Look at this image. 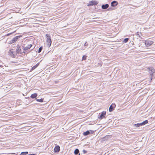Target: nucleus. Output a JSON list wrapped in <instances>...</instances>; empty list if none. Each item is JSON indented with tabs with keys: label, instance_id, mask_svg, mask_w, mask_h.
I'll list each match as a JSON object with an SVG mask.
<instances>
[{
	"label": "nucleus",
	"instance_id": "obj_1",
	"mask_svg": "<svg viewBox=\"0 0 155 155\" xmlns=\"http://www.w3.org/2000/svg\"><path fill=\"white\" fill-rule=\"evenodd\" d=\"M46 41L48 43V44L49 47H50L51 44V37L49 34H46Z\"/></svg>",
	"mask_w": 155,
	"mask_h": 155
},
{
	"label": "nucleus",
	"instance_id": "obj_2",
	"mask_svg": "<svg viewBox=\"0 0 155 155\" xmlns=\"http://www.w3.org/2000/svg\"><path fill=\"white\" fill-rule=\"evenodd\" d=\"M153 42L151 41H149V40H147V41H145V45L147 47H149L151 45H152V44L153 43Z\"/></svg>",
	"mask_w": 155,
	"mask_h": 155
},
{
	"label": "nucleus",
	"instance_id": "obj_3",
	"mask_svg": "<svg viewBox=\"0 0 155 155\" xmlns=\"http://www.w3.org/2000/svg\"><path fill=\"white\" fill-rule=\"evenodd\" d=\"M98 4L97 1H92L89 2V4L88 5V6H90L93 5H96Z\"/></svg>",
	"mask_w": 155,
	"mask_h": 155
},
{
	"label": "nucleus",
	"instance_id": "obj_4",
	"mask_svg": "<svg viewBox=\"0 0 155 155\" xmlns=\"http://www.w3.org/2000/svg\"><path fill=\"white\" fill-rule=\"evenodd\" d=\"M106 114V112L105 111H103L102 112L101 114L100 115V116L99 117V119H102L103 118H104L105 115Z\"/></svg>",
	"mask_w": 155,
	"mask_h": 155
},
{
	"label": "nucleus",
	"instance_id": "obj_5",
	"mask_svg": "<svg viewBox=\"0 0 155 155\" xmlns=\"http://www.w3.org/2000/svg\"><path fill=\"white\" fill-rule=\"evenodd\" d=\"M116 106V105L115 104H112L110 106L109 110L110 112H112L114 109V108Z\"/></svg>",
	"mask_w": 155,
	"mask_h": 155
},
{
	"label": "nucleus",
	"instance_id": "obj_6",
	"mask_svg": "<svg viewBox=\"0 0 155 155\" xmlns=\"http://www.w3.org/2000/svg\"><path fill=\"white\" fill-rule=\"evenodd\" d=\"M32 46V45L31 44L28 45L26 47H24L23 50L25 51H27L30 49Z\"/></svg>",
	"mask_w": 155,
	"mask_h": 155
},
{
	"label": "nucleus",
	"instance_id": "obj_7",
	"mask_svg": "<svg viewBox=\"0 0 155 155\" xmlns=\"http://www.w3.org/2000/svg\"><path fill=\"white\" fill-rule=\"evenodd\" d=\"M19 36H16L14 38H12L11 41H10V42L11 43H14L18 39V37Z\"/></svg>",
	"mask_w": 155,
	"mask_h": 155
},
{
	"label": "nucleus",
	"instance_id": "obj_8",
	"mask_svg": "<svg viewBox=\"0 0 155 155\" xmlns=\"http://www.w3.org/2000/svg\"><path fill=\"white\" fill-rule=\"evenodd\" d=\"M60 150V148L59 146H56L54 149V151L55 152H58Z\"/></svg>",
	"mask_w": 155,
	"mask_h": 155
},
{
	"label": "nucleus",
	"instance_id": "obj_9",
	"mask_svg": "<svg viewBox=\"0 0 155 155\" xmlns=\"http://www.w3.org/2000/svg\"><path fill=\"white\" fill-rule=\"evenodd\" d=\"M118 4L117 2L115 1H113L111 2V5L112 7H115Z\"/></svg>",
	"mask_w": 155,
	"mask_h": 155
},
{
	"label": "nucleus",
	"instance_id": "obj_10",
	"mask_svg": "<svg viewBox=\"0 0 155 155\" xmlns=\"http://www.w3.org/2000/svg\"><path fill=\"white\" fill-rule=\"evenodd\" d=\"M8 53L10 56L13 58H15V54H14V52L13 51H10L8 52Z\"/></svg>",
	"mask_w": 155,
	"mask_h": 155
},
{
	"label": "nucleus",
	"instance_id": "obj_11",
	"mask_svg": "<svg viewBox=\"0 0 155 155\" xmlns=\"http://www.w3.org/2000/svg\"><path fill=\"white\" fill-rule=\"evenodd\" d=\"M109 7L108 4H107L105 5H103L101 6L102 8L103 9H106L107 8Z\"/></svg>",
	"mask_w": 155,
	"mask_h": 155
},
{
	"label": "nucleus",
	"instance_id": "obj_12",
	"mask_svg": "<svg viewBox=\"0 0 155 155\" xmlns=\"http://www.w3.org/2000/svg\"><path fill=\"white\" fill-rule=\"evenodd\" d=\"M21 51V48H20V46H19V45H18L17 47V48L16 49V52L18 53H20V51Z\"/></svg>",
	"mask_w": 155,
	"mask_h": 155
},
{
	"label": "nucleus",
	"instance_id": "obj_13",
	"mask_svg": "<svg viewBox=\"0 0 155 155\" xmlns=\"http://www.w3.org/2000/svg\"><path fill=\"white\" fill-rule=\"evenodd\" d=\"M149 70L151 71V72H150V74H152V75L153 73L154 72L155 70L154 68H149Z\"/></svg>",
	"mask_w": 155,
	"mask_h": 155
},
{
	"label": "nucleus",
	"instance_id": "obj_14",
	"mask_svg": "<svg viewBox=\"0 0 155 155\" xmlns=\"http://www.w3.org/2000/svg\"><path fill=\"white\" fill-rule=\"evenodd\" d=\"M90 134V132L89 131L87 130L85 132H84L83 134L84 136H87Z\"/></svg>",
	"mask_w": 155,
	"mask_h": 155
},
{
	"label": "nucleus",
	"instance_id": "obj_15",
	"mask_svg": "<svg viewBox=\"0 0 155 155\" xmlns=\"http://www.w3.org/2000/svg\"><path fill=\"white\" fill-rule=\"evenodd\" d=\"M37 96V94L36 93H34L32 94L31 97L32 98H35Z\"/></svg>",
	"mask_w": 155,
	"mask_h": 155
},
{
	"label": "nucleus",
	"instance_id": "obj_16",
	"mask_svg": "<svg viewBox=\"0 0 155 155\" xmlns=\"http://www.w3.org/2000/svg\"><path fill=\"white\" fill-rule=\"evenodd\" d=\"M148 121L147 120H145L144 121H143V122L141 123L142 126L143 125H145V124L148 123Z\"/></svg>",
	"mask_w": 155,
	"mask_h": 155
},
{
	"label": "nucleus",
	"instance_id": "obj_17",
	"mask_svg": "<svg viewBox=\"0 0 155 155\" xmlns=\"http://www.w3.org/2000/svg\"><path fill=\"white\" fill-rule=\"evenodd\" d=\"M134 126L135 127H138L140 126H142L141 123H138L137 124H135L134 125Z\"/></svg>",
	"mask_w": 155,
	"mask_h": 155
},
{
	"label": "nucleus",
	"instance_id": "obj_18",
	"mask_svg": "<svg viewBox=\"0 0 155 155\" xmlns=\"http://www.w3.org/2000/svg\"><path fill=\"white\" fill-rule=\"evenodd\" d=\"M39 65V63H38L36 64L33 67H32L31 70H32L35 69V68H36Z\"/></svg>",
	"mask_w": 155,
	"mask_h": 155
},
{
	"label": "nucleus",
	"instance_id": "obj_19",
	"mask_svg": "<svg viewBox=\"0 0 155 155\" xmlns=\"http://www.w3.org/2000/svg\"><path fill=\"white\" fill-rule=\"evenodd\" d=\"M79 152V150L78 149H76L74 151V153L75 155H77L78 154Z\"/></svg>",
	"mask_w": 155,
	"mask_h": 155
},
{
	"label": "nucleus",
	"instance_id": "obj_20",
	"mask_svg": "<svg viewBox=\"0 0 155 155\" xmlns=\"http://www.w3.org/2000/svg\"><path fill=\"white\" fill-rule=\"evenodd\" d=\"M36 101L38 102H43V99H37Z\"/></svg>",
	"mask_w": 155,
	"mask_h": 155
},
{
	"label": "nucleus",
	"instance_id": "obj_21",
	"mask_svg": "<svg viewBox=\"0 0 155 155\" xmlns=\"http://www.w3.org/2000/svg\"><path fill=\"white\" fill-rule=\"evenodd\" d=\"M129 38H125V39H124V41H123V42L124 43H126L127 42L128 40H129Z\"/></svg>",
	"mask_w": 155,
	"mask_h": 155
},
{
	"label": "nucleus",
	"instance_id": "obj_22",
	"mask_svg": "<svg viewBox=\"0 0 155 155\" xmlns=\"http://www.w3.org/2000/svg\"><path fill=\"white\" fill-rule=\"evenodd\" d=\"M42 49V47H41L40 48H39V49H38V52L40 53Z\"/></svg>",
	"mask_w": 155,
	"mask_h": 155
},
{
	"label": "nucleus",
	"instance_id": "obj_23",
	"mask_svg": "<svg viewBox=\"0 0 155 155\" xmlns=\"http://www.w3.org/2000/svg\"><path fill=\"white\" fill-rule=\"evenodd\" d=\"M110 137V136L107 135V136H105L104 137V138L105 139H107V138H109Z\"/></svg>",
	"mask_w": 155,
	"mask_h": 155
},
{
	"label": "nucleus",
	"instance_id": "obj_24",
	"mask_svg": "<svg viewBox=\"0 0 155 155\" xmlns=\"http://www.w3.org/2000/svg\"><path fill=\"white\" fill-rule=\"evenodd\" d=\"M20 155H25V153L24 152H22L21 153Z\"/></svg>",
	"mask_w": 155,
	"mask_h": 155
},
{
	"label": "nucleus",
	"instance_id": "obj_25",
	"mask_svg": "<svg viewBox=\"0 0 155 155\" xmlns=\"http://www.w3.org/2000/svg\"><path fill=\"white\" fill-rule=\"evenodd\" d=\"M88 45V44L87 42H85L84 44V46H87Z\"/></svg>",
	"mask_w": 155,
	"mask_h": 155
},
{
	"label": "nucleus",
	"instance_id": "obj_26",
	"mask_svg": "<svg viewBox=\"0 0 155 155\" xmlns=\"http://www.w3.org/2000/svg\"><path fill=\"white\" fill-rule=\"evenodd\" d=\"M83 152L84 153H86L87 152V151L85 150H83Z\"/></svg>",
	"mask_w": 155,
	"mask_h": 155
},
{
	"label": "nucleus",
	"instance_id": "obj_27",
	"mask_svg": "<svg viewBox=\"0 0 155 155\" xmlns=\"http://www.w3.org/2000/svg\"><path fill=\"white\" fill-rule=\"evenodd\" d=\"M24 152L25 153V155L28 154V152Z\"/></svg>",
	"mask_w": 155,
	"mask_h": 155
},
{
	"label": "nucleus",
	"instance_id": "obj_28",
	"mask_svg": "<svg viewBox=\"0 0 155 155\" xmlns=\"http://www.w3.org/2000/svg\"><path fill=\"white\" fill-rule=\"evenodd\" d=\"M86 59L84 57V56L83 57V59L85 60Z\"/></svg>",
	"mask_w": 155,
	"mask_h": 155
},
{
	"label": "nucleus",
	"instance_id": "obj_29",
	"mask_svg": "<svg viewBox=\"0 0 155 155\" xmlns=\"http://www.w3.org/2000/svg\"><path fill=\"white\" fill-rule=\"evenodd\" d=\"M11 33H9V34H8L7 35V36H9V35H11Z\"/></svg>",
	"mask_w": 155,
	"mask_h": 155
},
{
	"label": "nucleus",
	"instance_id": "obj_30",
	"mask_svg": "<svg viewBox=\"0 0 155 155\" xmlns=\"http://www.w3.org/2000/svg\"><path fill=\"white\" fill-rule=\"evenodd\" d=\"M23 53H25V52H23Z\"/></svg>",
	"mask_w": 155,
	"mask_h": 155
},
{
	"label": "nucleus",
	"instance_id": "obj_31",
	"mask_svg": "<svg viewBox=\"0 0 155 155\" xmlns=\"http://www.w3.org/2000/svg\"><path fill=\"white\" fill-rule=\"evenodd\" d=\"M78 155H80V154H79Z\"/></svg>",
	"mask_w": 155,
	"mask_h": 155
}]
</instances>
